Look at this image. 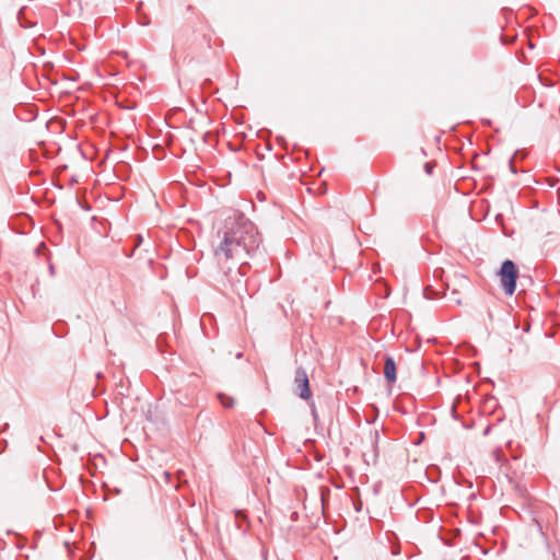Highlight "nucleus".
Segmentation results:
<instances>
[{
	"instance_id": "nucleus-20",
	"label": "nucleus",
	"mask_w": 560,
	"mask_h": 560,
	"mask_svg": "<svg viewBox=\"0 0 560 560\" xmlns=\"http://www.w3.org/2000/svg\"><path fill=\"white\" fill-rule=\"evenodd\" d=\"M242 357H243L242 352H237L236 355H235L236 359H241Z\"/></svg>"
},
{
	"instance_id": "nucleus-17",
	"label": "nucleus",
	"mask_w": 560,
	"mask_h": 560,
	"mask_svg": "<svg viewBox=\"0 0 560 560\" xmlns=\"http://www.w3.org/2000/svg\"><path fill=\"white\" fill-rule=\"evenodd\" d=\"M312 415H313L314 419L316 420L317 413H316V409H315L314 405L312 406Z\"/></svg>"
},
{
	"instance_id": "nucleus-9",
	"label": "nucleus",
	"mask_w": 560,
	"mask_h": 560,
	"mask_svg": "<svg viewBox=\"0 0 560 560\" xmlns=\"http://www.w3.org/2000/svg\"><path fill=\"white\" fill-rule=\"evenodd\" d=\"M423 295L427 300H434L439 298V293L435 292L431 287H425L423 289Z\"/></svg>"
},
{
	"instance_id": "nucleus-11",
	"label": "nucleus",
	"mask_w": 560,
	"mask_h": 560,
	"mask_svg": "<svg viewBox=\"0 0 560 560\" xmlns=\"http://www.w3.org/2000/svg\"><path fill=\"white\" fill-rule=\"evenodd\" d=\"M518 154H521V155H522V158L524 156V153H523L522 151L517 150V151L514 153V155L511 158V160L509 161L510 170H511V172H512V173H514V174L517 172V171H516V167H515V165H514V160L518 156Z\"/></svg>"
},
{
	"instance_id": "nucleus-18",
	"label": "nucleus",
	"mask_w": 560,
	"mask_h": 560,
	"mask_svg": "<svg viewBox=\"0 0 560 560\" xmlns=\"http://www.w3.org/2000/svg\"><path fill=\"white\" fill-rule=\"evenodd\" d=\"M49 272L50 275H55V268H54V265H49Z\"/></svg>"
},
{
	"instance_id": "nucleus-22",
	"label": "nucleus",
	"mask_w": 560,
	"mask_h": 560,
	"mask_svg": "<svg viewBox=\"0 0 560 560\" xmlns=\"http://www.w3.org/2000/svg\"><path fill=\"white\" fill-rule=\"evenodd\" d=\"M141 24L148 25V22H145V20H142Z\"/></svg>"
},
{
	"instance_id": "nucleus-12",
	"label": "nucleus",
	"mask_w": 560,
	"mask_h": 560,
	"mask_svg": "<svg viewBox=\"0 0 560 560\" xmlns=\"http://www.w3.org/2000/svg\"><path fill=\"white\" fill-rule=\"evenodd\" d=\"M378 439H380V433L378 431H374L373 433V441H372V444H373V450H374V456L377 457V454H378Z\"/></svg>"
},
{
	"instance_id": "nucleus-19",
	"label": "nucleus",
	"mask_w": 560,
	"mask_h": 560,
	"mask_svg": "<svg viewBox=\"0 0 560 560\" xmlns=\"http://www.w3.org/2000/svg\"><path fill=\"white\" fill-rule=\"evenodd\" d=\"M487 402H488V404H489V402H493V404H495V402H497V400H495V398H494V397H491Z\"/></svg>"
},
{
	"instance_id": "nucleus-6",
	"label": "nucleus",
	"mask_w": 560,
	"mask_h": 560,
	"mask_svg": "<svg viewBox=\"0 0 560 560\" xmlns=\"http://www.w3.org/2000/svg\"><path fill=\"white\" fill-rule=\"evenodd\" d=\"M16 19H18L20 26L23 28H31L34 25H36L35 22L28 21L27 18L25 16V8H22L19 10Z\"/></svg>"
},
{
	"instance_id": "nucleus-5",
	"label": "nucleus",
	"mask_w": 560,
	"mask_h": 560,
	"mask_svg": "<svg viewBox=\"0 0 560 560\" xmlns=\"http://www.w3.org/2000/svg\"><path fill=\"white\" fill-rule=\"evenodd\" d=\"M225 276L237 292L245 287L244 277L235 276V271L233 272L231 267H229V271L225 272Z\"/></svg>"
},
{
	"instance_id": "nucleus-8",
	"label": "nucleus",
	"mask_w": 560,
	"mask_h": 560,
	"mask_svg": "<svg viewBox=\"0 0 560 560\" xmlns=\"http://www.w3.org/2000/svg\"><path fill=\"white\" fill-rule=\"evenodd\" d=\"M218 398L223 407L231 408L234 405V399L223 393L218 394Z\"/></svg>"
},
{
	"instance_id": "nucleus-23",
	"label": "nucleus",
	"mask_w": 560,
	"mask_h": 560,
	"mask_svg": "<svg viewBox=\"0 0 560 560\" xmlns=\"http://www.w3.org/2000/svg\"><path fill=\"white\" fill-rule=\"evenodd\" d=\"M141 24L148 25V22H145V20H142Z\"/></svg>"
},
{
	"instance_id": "nucleus-16",
	"label": "nucleus",
	"mask_w": 560,
	"mask_h": 560,
	"mask_svg": "<svg viewBox=\"0 0 560 560\" xmlns=\"http://www.w3.org/2000/svg\"><path fill=\"white\" fill-rule=\"evenodd\" d=\"M353 505H354V509H355L357 512L361 511V509H362V502L361 501L354 502Z\"/></svg>"
},
{
	"instance_id": "nucleus-4",
	"label": "nucleus",
	"mask_w": 560,
	"mask_h": 560,
	"mask_svg": "<svg viewBox=\"0 0 560 560\" xmlns=\"http://www.w3.org/2000/svg\"><path fill=\"white\" fill-rule=\"evenodd\" d=\"M383 360H384V369H383L384 377L388 384H394L397 381V368H396L395 359L389 354H385L383 357Z\"/></svg>"
},
{
	"instance_id": "nucleus-15",
	"label": "nucleus",
	"mask_w": 560,
	"mask_h": 560,
	"mask_svg": "<svg viewBox=\"0 0 560 560\" xmlns=\"http://www.w3.org/2000/svg\"><path fill=\"white\" fill-rule=\"evenodd\" d=\"M491 430H492V424H488V425L485 428V430H483V432H482V435H483V436L489 435V433L491 432Z\"/></svg>"
},
{
	"instance_id": "nucleus-10",
	"label": "nucleus",
	"mask_w": 560,
	"mask_h": 560,
	"mask_svg": "<svg viewBox=\"0 0 560 560\" xmlns=\"http://www.w3.org/2000/svg\"><path fill=\"white\" fill-rule=\"evenodd\" d=\"M248 269H249V265L244 261L235 270V276L245 277Z\"/></svg>"
},
{
	"instance_id": "nucleus-1",
	"label": "nucleus",
	"mask_w": 560,
	"mask_h": 560,
	"mask_svg": "<svg viewBox=\"0 0 560 560\" xmlns=\"http://www.w3.org/2000/svg\"><path fill=\"white\" fill-rule=\"evenodd\" d=\"M261 237L253 222L243 214L225 221L222 240L214 250L219 262L223 259L255 258L260 254Z\"/></svg>"
},
{
	"instance_id": "nucleus-13",
	"label": "nucleus",
	"mask_w": 560,
	"mask_h": 560,
	"mask_svg": "<svg viewBox=\"0 0 560 560\" xmlns=\"http://www.w3.org/2000/svg\"><path fill=\"white\" fill-rule=\"evenodd\" d=\"M142 241H143L142 235H140V234L136 235L133 249L139 247L141 245Z\"/></svg>"
},
{
	"instance_id": "nucleus-3",
	"label": "nucleus",
	"mask_w": 560,
	"mask_h": 560,
	"mask_svg": "<svg viewBox=\"0 0 560 560\" xmlns=\"http://www.w3.org/2000/svg\"><path fill=\"white\" fill-rule=\"evenodd\" d=\"M294 393L303 400H308L312 397L310 381L304 368L299 366L294 374Z\"/></svg>"
},
{
	"instance_id": "nucleus-21",
	"label": "nucleus",
	"mask_w": 560,
	"mask_h": 560,
	"mask_svg": "<svg viewBox=\"0 0 560 560\" xmlns=\"http://www.w3.org/2000/svg\"><path fill=\"white\" fill-rule=\"evenodd\" d=\"M160 342H161V337H158V339H156L158 347H160Z\"/></svg>"
},
{
	"instance_id": "nucleus-2",
	"label": "nucleus",
	"mask_w": 560,
	"mask_h": 560,
	"mask_svg": "<svg viewBox=\"0 0 560 560\" xmlns=\"http://www.w3.org/2000/svg\"><path fill=\"white\" fill-rule=\"evenodd\" d=\"M498 276L500 277L501 287L504 293L506 295H513L518 278V269L515 262L510 259H505L498 271Z\"/></svg>"
},
{
	"instance_id": "nucleus-14",
	"label": "nucleus",
	"mask_w": 560,
	"mask_h": 560,
	"mask_svg": "<svg viewBox=\"0 0 560 560\" xmlns=\"http://www.w3.org/2000/svg\"><path fill=\"white\" fill-rule=\"evenodd\" d=\"M433 167H434V166H433L431 163H429V162H428V163H425V164H424V171H425V173H427V174H429V175H431V174H432V172H433Z\"/></svg>"
},
{
	"instance_id": "nucleus-7",
	"label": "nucleus",
	"mask_w": 560,
	"mask_h": 560,
	"mask_svg": "<svg viewBox=\"0 0 560 560\" xmlns=\"http://www.w3.org/2000/svg\"><path fill=\"white\" fill-rule=\"evenodd\" d=\"M330 489L328 487L319 488V500L322 504L323 515L325 516L326 506L329 501Z\"/></svg>"
}]
</instances>
